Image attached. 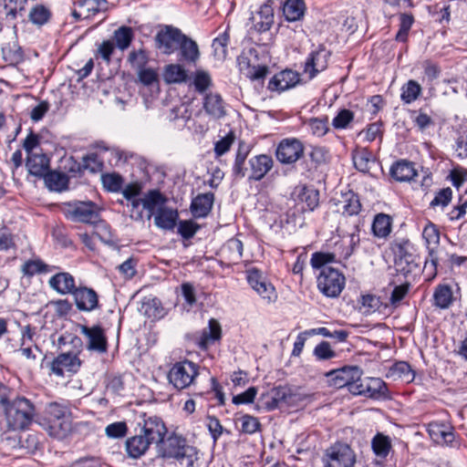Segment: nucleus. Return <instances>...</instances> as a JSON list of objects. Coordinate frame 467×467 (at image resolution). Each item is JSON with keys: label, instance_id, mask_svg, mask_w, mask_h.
Segmentation results:
<instances>
[{"label": "nucleus", "instance_id": "9d476101", "mask_svg": "<svg viewBox=\"0 0 467 467\" xmlns=\"http://www.w3.org/2000/svg\"><path fill=\"white\" fill-rule=\"evenodd\" d=\"M326 467H350V446L337 442L326 451Z\"/></svg>", "mask_w": 467, "mask_h": 467}, {"label": "nucleus", "instance_id": "1a4fd4ad", "mask_svg": "<svg viewBox=\"0 0 467 467\" xmlns=\"http://www.w3.org/2000/svg\"><path fill=\"white\" fill-rule=\"evenodd\" d=\"M80 367L81 360L70 351L59 354L50 364L51 372L59 377H63L66 372L77 373Z\"/></svg>", "mask_w": 467, "mask_h": 467}, {"label": "nucleus", "instance_id": "e2e57ef3", "mask_svg": "<svg viewBox=\"0 0 467 467\" xmlns=\"http://www.w3.org/2000/svg\"><path fill=\"white\" fill-rule=\"evenodd\" d=\"M29 18L33 24L43 25L49 18V11L43 5H37L30 11Z\"/></svg>", "mask_w": 467, "mask_h": 467}, {"label": "nucleus", "instance_id": "c85d7f7f", "mask_svg": "<svg viewBox=\"0 0 467 467\" xmlns=\"http://www.w3.org/2000/svg\"><path fill=\"white\" fill-rule=\"evenodd\" d=\"M328 385L336 389H341L350 385V366L346 365L340 368L332 369L325 374Z\"/></svg>", "mask_w": 467, "mask_h": 467}, {"label": "nucleus", "instance_id": "774afa93", "mask_svg": "<svg viewBox=\"0 0 467 467\" xmlns=\"http://www.w3.org/2000/svg\"><path fill=\"white\" fill-rule=\"evenodd\" d=\"M199 225L192 221H181L178 226V233L184 239H191L196 234Z\"/></svg>", "mask_w": 467, "mask_h": 467}, {"label": "nucleus", "instance_id": "dca6fc26", "mask_svg": "<svg viewBox=\"0 0 467 467\" xmlns=\"http://www.w3.org/2000/svg\"><path fill=\"white\" fill-rule=\"evenodd\" d=\"M300 81L299 74L291 69L283 70L275 74L268 83L271 91L282 92L296 87Z\"/></svg>", "mask_w": 467, "mask_h": 467}, {"label": "nucleus", "instance_id": "5701e85b", "mask_svg": "<svg viewBox=\"0 0 467 467\" xmlns=\"http://www.w3.org/2000/svg\"><path fill=\"white\" fill-rule=\"evenodd\" d=\"M180 60L195 65L200 58V51L197 43L184 35L178 49Z\"/></svg>", "mask_w": 467, "mask_h": 467}, {"label": "nucleus", "instance_id": "680f3d73", "mask_svg": "<svg viewBox=\"0 0 467 467\" xmlns=\"http://www.w3.org/2000/svg\"><path fill=\"white\" fill-rule=\"evenodd\" d=\"M221 326L220 324L214 320L211 319L209 321L208 331H203L202 333V343L205 344L209 341H215L220 339L221 337Z\"/></svg>", "mask_w": 467, "mask_h": 467}, {"label": "nucleus", "instance_id": "2f4dec72", "mask_svg": "<svg viewBox=\"0 0 467 467\" xmlns=\"http://www.w3.org/2000/svg\"><path fill=\"white\" fill-rule=\"evenodd\" d=\"M150 443L142 435H136L126 441V451L130 457L139 458L145 453Z\"/></svg>", "mask_w": 467, "mask_h": 467}, {"label": "nucleus", "instance_id": "58836bf2", "mask_svg": "<svg viewBox=\"0 0 467 467\" xmlns=\"http://www.w3.org/2000/svg\"><path fill=\"white\" fill-rule=\"evenodd\" d=\"M395 267L398 272L407 275L418 268V263L412 254L404 252L396 259Z\"/></svg>", "mask_w": 467, "mask_h": 467}, {"label": "nucleus", "instance_id": "052dcab7", "mask_svg": "<svg viewBox=\"0 0 467 467\" xmlns=\"http://www.w3.org/2000/svg\"><path fill=\"white\" fill-rule=\"evenodd\" d=\"M360 375L359 368L352 366V395H363V390H366L368 378L360 379Z\"/></svg>", "mask_w": 467, "mask_h": 467}, {"label": "nucleus", "instance_id": "7c9ffc66", "mask_svg": "<svg viewBox=\"0 0 467 467\" xmlns=\"http://www.w3.org/2000/svg\"><path fill=\"white\" fill-rule=\"evenodd\" d=\"M296 201L302 204L303 211H313L318 205L319 193L313 188L303 186L298 190Z\"/></svg>", "mask_w": 467, "mask_h": 467}, {"label": "nucleus", "instance_id": "f8f14e48", "mask_svg": "<svg viewBox=\"0 0 467 467\" xmlns=\"http://www.w3.org/2000/svg\"><path fill=\"white\" fill-rule=\"evenodd\" d=\"M167 433L163 421L158 417H149L144 420L141 434L152 444L160 446Z\"/></svg>", "mask_w": 467, "mask_h": 467}, {"label": "nucleus", "instance_id": "ddd939ff", "mask_svg": "<svg viewBox=\"0 0 467 467\" xmlns=\"http://www.w3.org/2000/svg\"><path fill=\"white\" fill-rule=\"evenodd\" d=\"M329 55V51L323 47H319L308 55L305 62L304 72L308 75L309 78H313L317 73L327 68Z\"/></svg>", "mask_w": 467, "mask_h": 467}, {"label": "nucleus", "instance_id": "0eeeda50", "mask_svg": "<svg viewBox=\"0 0 467 467\" xmlns=\"http://www.w3.org/2000/svg\"><path fill=\"white\" fill-rule=\"evenodd\" d=\"M304 153V146L297 139L282 140L275 150L276 159L283 164H292Z\"/></svg>", "mask_w": 467, "mask_h": 467}, {"label": "nucleus", "instance_id": "603ef678", "mask_svg": "<svg viewBox=\"0 0 467 467\" xmlns=\"http://www.w3.org/2000/svg\"><path fill=\"white\" fill-rule=\"evenodd\" d=\"M372 161V154L366 150L356 152L352 155V161L358 171L367 172L369 170V162Z\"/></svg>", "mask_w": 467, "mask_h": 467}, {"label": "nucleus", "instance_id": "de8ad7c7", "mask_svg": "<svg viewBox=\"0 0 467 467\" xmlns=\"http://www.w3.org/2000/svg\"><path fill=\"white\" fill-rule=\"evenodd\" d=\"M192 85L199 93H203L212 85L210 74L204 70H196L192 77Z\"/></svg>", "mask_w": 467, "mask_h": 467}, {"label": "nucleus", "instance_id": "4d7b16f0", "mask_svg": "<svg viewBox=\"0 0 467 467\" xmlns=\"http://www.w3.org/2000/svg\"><path fill=\"white\" fill-rule=\"evenodd\" d=\"M83 168L92 173L99 172L103 170V161L97 153H90L83 157Z\"/></svg>", "mask_w": 467, "mask_h": 467}, {"label": "nucleus", "instance_id": "ea45409f", "mask_svg": "<svg viewBox=\"0 0 467 467\" xmlns=\"http://www.w3.org/2000/svg\"><path fill=\"white\" fill-rule=\"evenodd\" d=\"M371 447L376 456L386 458L391 449L390 439L382 433H378L372 439Z\"/></svg>", "mask_w": 467, "mask_h": 467}, {"label": "nucleus", "instance_id": "bb28decb", "mask_svg": "<svg viewBox=\"0 0 467 467\" xmlns=\"http://www.w3.org/2000/svg\"><path fill=\"white\" fill-rule=\"evenodd\" d=\"M363 390V396L374 400H386L389 398L386 383L379 378H368V383Z\"/></svg>", "mask_w": 467, "mask_h": 467}, {"label": "nucleus", "instance_id": "cd10ccee", "mask_svg": "<svg viewBox=\"0 0 467 467\" xmlns=\"http://www.w3.org/2000/svg\"><path fill=\"white\" fill-rule=\"evenodd\" d=\"M203 109L213 119H221L226 114L223 99L217 93H209L205 96Z\"/></svg>", "mask_w": 467, "mask_h": 467}, {"label": "nucleus", "instance_id": "f257e3e1", "mask_svg": "<svg viewBox=\"0 0 467 467\" xmlns=\"http://www.w3.org/2000/svg\"><path fill=\"white\" fill-rule=\"evenodd\" d=\"M334 259L333 254L317 252L310 260L312 267L320 271L317 275V287L328 297H337L343 290L346 281L338 269L329 265Z\"/></svg>", "mask_w": 467, "mask_h": 467}, {"label": "nucleus", "instance_id": "f3484780", "mask_svg": "<svg viewBox=\"0 0 467 467\" xmlns=\"http://www.w3.org/2000/svg\"><path fill=\"white\" fill-rule=\"evenodd\" d=\"M107 9L106 0H79L72 16L77 19L89 18Z\"/></svg>", "mask_w": 467, "mask_h": 467}, {"label": "nucleus", "instance_id": "423d86ee", "mask_svg": "<svg viewBox=\"0 0 467 467\" xmlns=\"http://www.w3.org/2000/svg\"><path fill=\"white\" fill-rule=\"evenodd\" d=\"M183 36L184 34L179 28L165 26L155 36L156 47L163 54L171 55L178 49Z\"/></svg>", "mask_w": 467, "mask_h": 467}, {"label": "nucleus", "instance_id": "13d9d810", "mask_svg": "<svg viewBox=\"0 0 467 467\" xmlns=\"http://www.w3.org/2000/svg\"><path fill=\"white\" fill-rule=\"evenodd\" d=\"M313 354L318 360H327L336 357V352L331 348L327 341H322L317 344L314 348Z\"/></svg>", "mask_w": 467, "mask_h": 467}, {"label": "nucleus", "instance_id": "c756f323", "mask_svg": "<svg viewBox=\"0 0 467 467\" xmlns=\"http://www.w3.org/2000/svg\"><path fill=\"white\" fill-rule=\"evenodd\" d=\"M306 5L304 0H285L283 5V15L286 21L296 22L304 17Z\"/></svg>", "mask_w": 467, "mask_h": 467}, {"label": "nucleus", "instance_id": "37998d69", "mask_svg": "<svg viewBox=\"0 0 467 467\" xmlns=\"http://www.w3.org/2000/svg\"><path fill=\"white\" fill-rule=\"evenodd\" d=\"M435 306L445 309L452 302V291L449 285H439L433 295Z\"/></svg>", "mask_w": 467, "mask_h": 467}, {"label": "nucleus", "instance_id": "aec40b11", "mask_svg": "<svg viewBox=\"0 0 467 467\" xmlns=\"http://www.w3.org/2000/svg\"><path fill=\"white\" fill-rule=\"evenodd\" d=\"M48 284L52 289L60 295H73V292L77 289L73 275L67 272L54 275L49 279Z\"/></svg>", "mask_w": 467, "mask_h": 467}, {"label": "nucleus", "instance_id": "6e6552de", "mask_svg": "<svg viewBox=\"0 0 467 467\" xmlns=\"http://www.w3.org/2000/svg\"><path fill=\"white\" fill-rule=\"evenodd\" d=\"M247 281L251 287L268 303L275 302L277 298V295L274 285L267 282L266 279L262 275V273L252 268L247 271Z\"/></svg>", "mask_w": 467, "mask_h": 467}, {"label": "nucleus", "instance_id": "9b49d317", "mask_svg": "<svg viewBox=\"0 0 467 467\" xmlns=\"http://www.w3.org/2000/svg\"><path fill=\"white\" fill-rule=\"evenodd\" d=\"M70 216L73 221L85 223H100L99 209L92 202H82L77 203L70 211ZM104 229L107 226L101 222Z\"/></svg>", "mask_w": 467, "mask_h": 467}, {"label": "nucleus", "instance_id": "e433bc0d", "mask_svg": "<svg viewBox=\"0 0 467 467\" xmlns=\"http://www.w3.org/2000/svg\"><path fill=\"white\" fill-rule=\"evenodd\" d=\"M134 38V33L131 27L122 26L113 33V43L119 50H126Z\"/></svg>", "mask_w": 467, "mask_h": 467}, {"label": "nucleus", "instance_id": "8fccbe9b", "mask_svg": "<svg viewBox=\"0 0 467 467\" xmlns=\"http://www.w3.org/2000/svg\"><path fill=\"white\" fill-rule=\"evenodd\" d=\"M380 300L373 295H364L359 301L358 310L365 315L371 314L379 309Z\"/></svg>", "mask_w": 467, "mask_h": 467}, {"label": "nucleus", "instance_id": "f03ea898", "mask_svg": "<svg viewBox=\"0 0 467 467\" xmlns=\"http://www.w3.org/2000/svg\"><path fill=\"white\" fill-rule=\"evenodd\" d=\"M250 152V146L241 141L235 155L233 166V174L237 178H244L248 173L249 181H261L273 168V159L266 154L252 157L248 163L250 169L244 167L245 160Z\"/></svg>", "mask_w": 467, "mask_h": 467}, {"label": "nucleus", "instance_id": "412c9836", "mask_svg": "<svg viewBox=\"0 0 467 467\" xmlns=\"http://www.w3.org/2000/svg\"><path fill=\"white\" fill-rule=\"evenodd\" d=\"M386 378L393 381L400 380L410 383L414 380L415 372L409 363L398 361L388 369Z\"/></svg>", "mask_w": 467, "mask_h": 467}, {"label": "nucleus", "instance_id": "5fc2aeb1", "mask_svg": "<svg viewBox=\"0 0 467 467\" xmlns=\"http://www.w3.org/2000/svg\"><path fill=\"white\" fill-rule=\"evenodd\" d=\"M422 237L425 240L427 248H432L431 245L437 246L440 243V232L436 225L429 223L423 229Z\"/></svg>", "mask_w": 467, "mask_h": 467}, {"label": "nucleus", "instance_id": "0e129e2a", "mask_svg": "<svg viewBox=\"0 0 467 467\" xmlns=\"http://www.w3.org/2000/svg\"><path fill=\"white\" fill-rule=\"evenodd\" d=\"M139 81L144 86H150L158 81V73L151 67H144L137 71Z\"/></svg>", "mask_w": 467, "mask_h": 467}, {"label": "nucleus", "instance_id": "338daca9", "mask_svg": "<svg viewBox=\"0 0 467 467\" xmlns=\"http://www.w3.org/2000/svg\"><path fill=\"white\" fill-rule=\"evenodd\" d=\"M128 428L124 421H117L108 425L105 432L109 438H121L127 433Z\"/></svg>", "mask_w": 467, "mask_h": 467}, {"label": "nucleus", "instance_id": "a19ab883", "mask_svg": "<svg viewBox=\"0 0 467 467\" xmlns=\"http://www.w3.org/2000/svg\"><path fill=\"white\" fill-rule=\"evenodd\" d=\"M54 268V266H50L45 264L42 260L36 259L26 261L21 267V271L24 274V275L33 276L36 274L50 272Z\"/></svg>", "mask_w": 467, "mask_h": 467}, {"label": "nucleus", "instance_id": "473e14b6", "mask_svg": "<svg viewBox=\"0 0 467 467\" xmlns=\"http://www.w3.org/2000/svg\"><path fill=\"white\" fill-rule=\"evenodd\" d=\"M178 213L168 208H160L154 217L155 224L164 230H171L174 228Z\"/></svg>", "mask_w": 467, "mask_h": 467}, {"label": "nucleus", "instance_id": "20e7f679", "mask_svg": "<svg viewBox=\"0 0 467 467\" xmlns=\"http://www.w3.org/2000/svg\"><path fill=\"white\" fill-rule=\"evenodd\" d=\"M162 455L176 459L183 467H192L197 460V452L194 447L187 445L186 441L177 435H171L163 439L160 445Z\"/></svg>", "mask_w": 467, "mask_h": 467}, {"label": "nucleus", "instance_id": "a878e982", "mask_svg": "<svg viewBox=\"0 0 467 467\" xmlns=\"http://www.w3.org/2000/svg\"><path fill=\"white\" fill-rule=\"evenodd\" d=\"M214 195L212 192L197 195L191 203V211L195 217H205L212 210Z\"/></svg>", "mask_w": 467, "mask_h": 467}, {"label": "nucleus", "instance_id": "c03bdc74", "mask_svg": "<svg viewBox=\"0 0 467 467\" xmlns=\"http://www.w3.org/2000/svg\"><path fill=\"white\" fill-rule=\"evenodd\" d=\"M57 345L59 348L65 347L67 345L72 346V349H69L68 351L76 354L77 357H78V354L81 352L83 348L81 338L72 333H65L61 335L57 339Z\"/></svg>", "mask_w": 467, "mask_h": 467}, {"label": "nucleus", "instance_id": "72a5a7b5", "mask_svg": "<svg viewBox=\"0 0 467 467\" xmlns=\"http://www.w3.org/2000/svg\"><path fill=\"white\" fill-rule=\"evenodd\" d=\"M43 178L45 184L51 191L62 192L67 189L68 177L65 173L48 171Z\"/></svg>", "mask_w": 467, "mask_h": 467}, {"label": "nucleus", "instance_id": "864d4df0", "mask_svg": "<svg viewBox=\"0 0 467 467\" xmlns=\"http://www.w3.org/2000/svg\"><path fill=\"white\" fill-rule=\"evenodd\" d=\"M128 61L131 67L136 70L146 67L149 61L148 55L144 49L134 50L129 54Z\"/></svg>", "mask_w": 467, "mask_h": 467}, {"label": "nucleus", "instance_id": "2eb2a0df", "mask_svg": "<svg viewBox=\"0 0 467 467\" xmlns=\"http://www.w3.org/2000/svg\"><path fill=\"white\" fill-rule=\"evenodd\" d=\"M80 332L87 339V348L88 350L104 353L107 351V338L104 331L100 326H93L88 327L87 326H79Z\"/></svg>", "mask_w": 467, "mask_h": 467}, {"label": "nucleus", "instance_id": "4468645a", "mask_svg": "<svg viewBox=\"0 0 467 467\" xmlns=\"http://www.w3.org/2000/svg\"><path fill=\"white\" fill-rule=\"evenodd\" d=\"M77 308L83 312H91L99 307V296L95 290L79 286L73 292Z\"/></svg>", "mask_w": 467, "mask_h": 467}, {"label": "nucleus", "instance_id": "09e8293b", "mask_svg": "<svg viewBox=\"0 0 467 467\" xmlns=\"http://www.w3.org/2000/svg\"><path fill=\"white\" fill-rule=\"evenodd\" d=\"M438 254L435 248H429L428 256L425 259L423 271L429 280L433 279L437 275Z\"/></svg>", "mask_w": 467, "mask_h": 467}, {"label": "nucleus", "instance_id": "393cba45", "mask_svg": "<svg viewBox=\"0 0 467 467\" xmlns=\"http://www.w3.org/2000/svg\"><path fill=\"white\" fill-rule=\"evenodd\" d=\"M29 173L36 177H44L49 169V160L45 154H30L26 158Z\"/></svg>", "mask_w": 467, "mask_h": 467}, {"label": "nucleus", "instance_id": "79ce46f5", "mask_svg": "<svg viewBox=\"0 0 467 467\" xmlns=\"http://www.w3.org/2000/svg\"><path fill=\"white\" fill-rule=\"evenodd\" d=\"M421 93L420 85L415 80H409L401 87L400 99L406 104L415 101Z\"/></svg>", "mask_w": 467, "mask_h": 467}, {"label": "nucleus", "instance_id": "6ab92c4d", "mask_svg": "<svg viewBox=\"0 0 467 467\" xmlns=\"http://www.w3.org/2000/svg\"><path fill=\"white\" fill-rule=\"evenodd\" d=\"M428 432L431 440L438 444H451L454 440L452 427L442 422H431Z\"/></svg>", "mask_w": 467, "mask_h": 467}, {"label": "nucleus", "instance_id": "3c124183", "mask_svg": "<svg viewBox=\"0 0 467 467\" xmlns=\"http://www.w3.org/2000/svg\"><path fill=\"white\" fill-rule=\"evenodd\" d=\"M103 186L109 192H118L120 191L123 183L122 177L118 173H105L101 175Z\"/></svg>", "mask_w": 467, "mask_h": 467}, {"label": "nucleus", "instance_id": "c9c22d12", "mask_svg": "<svg viewBox=\"0 0 467 467\" xmlns=\"http://www.w3.org/2000/svg\"><path fill=\"white\" fill-rule=\"evenodd\" d=\"M392 219L385 213H379L375 216L372 223V231L375 236L386 238L391 232Z\"/></svg>", "mask_w": 467, "mask_h": 467}, {"label": "nucleus", "instance_id": "a18cd8bd", "mask_svg": "<svg viewBox=\"0 0 467 467\" xmlns=\"http://www.w3.org/2000/svg\"><path fill=\"white\" fill-rule=\"evenodd\" d=\"M243 64H246V76L252 80H260L266 77L268 73V67L266 66L249 67V63L245 57L239 58V65L241 71H244Z\"/></svg>", "mask_w": 467, "mask_h": 467}, {"label": "nucleus", "instance_id": "7ed1b4c3", "mask_svg": "<svg viewBox=\"0 0 467 467\" xmlns=\"http://www.w3.org/2000/svg\"><path fill=\"white\" fill-rule=\"evenodd\" d=\"M4 415L8 430L24 431L32 423L36 409L28 399L16 397L5 404Z\"/></svg>", "mask_w": 467, "mask_h": 467}, {"label": "nucleus", "instance_id": "f704fd0d", "mask_svg": "<svg viewBox=\"0 0 467 467\" xmlns=\"http://www.w3.org/2000/svg\"><path fill=\"white\" fill-rule=\"evenodd\" d=\"M192 118L190 106L181 104L170 109L167 119L171 122H175L178 128H183Z\"/></svg>", "mask_w": 467, "mask_h": 467}, {"label": "nucleus", "instance_id": "bf43d9fd", "mask_svg": "<svg viewBox=\"0 0 467 467\" xmlns=\"http://www.w3.org/2000/svg\"><path fill=\"white\" fill-rule=\"evenodd\" d=\"M242 422V432L245 434H254L260 429V422L256 417L245 414L240 418Z\"/></svg>", "mask_w": 467, "mask_h": 467}, {"label": "nucleus", "instance_id": "4c0bfd02", "mask_svg": "<svg viewBox=\"0 0 467 467\" xmlns=\"http://www.w3.org/2000/svg\"><path fill=\"white\" fill-rule=\"evenodd\" d=\"M164 78L167 83H183L190 78L186 69L180 64H171L166 67Z\"/></svg>", "mask_w": 467, "mask_h": 467}, {"label": "nucleus", "instance_id": "49530a36", "mask_svg": "<svg viewBox=\"0 0 467 467\" xmlns=\"http://www.w3.org/2000/svg\"><path fill=\"white\" fill-rule=\"evenodd\" d=\"M244 245L243 243L237 238L228 240L223 248V252L229 253V260L233 263H237L243 256Z\"/></svg>", "mask_w": 467, "mask_h": 467}, {"label": "nucleus", "instance_id": "4be33fe9", "mask_svg": "<svg viewBox=\"0 0 467 467\" xmlns=\"http://www.w3.org/2000/svg\"><path fill=\"white\" fill-rule=\"evenodd\" d=\"M268 398L273 399L281 405L294 406L300 400V395L289 386H278L269 390Z\"/></svg>", "mask_w": 467, "mask_h": 467}, {"label": "nucleus", "instance_id": "69168bd1", "mask_svg": "<svg viewBox=\"0 0 467 467\" xmlns=\"http://www.w3.org/2000/svg\"><path fill=\"white\" fill-rule=\"evenodd\" d=\"M68 413V409L57 402H51L47 407V414L50 419L53 420H62L65 419L67 414Z\"/></svg>", "mask_w": 467, "mask_h": 467}, {"label": "nucleus", "instance_id": "39448f33", "mask_svg": "<svg viewBox=\"0 0 467 467\" xmlns=\"http://www.w3.org/2000/svg\"><path fill=\"white\" fill-rule=\"evenodd\" d=\"M198 366L189 360L176 362L168 373V379L177 389L191 386L198 376Z\"/></svg>", "mask_w": 467, "mask_h": 467}, {"label": "nucleus", "instance_id": "6e6d98bb", "mask_svg": "<svg viewBox=\"0 0 467 467\" xmlns=\"http://www.w3.org/2000/svg\"><path fill=\"white\" fill-rule=\"evenodd\" d=\"M164 199L159 191H150L141 199L143 209L152 212Z\"/></svg>", "mask_w": 467, "mask_h": 467}, {"label": "nucleus", "instance_id": "a211bd4d", "mask_svg": "<svg viewBox=\"0 0 467 467\" xmlns=\"http://www.w3.org/2000/svg\"><path fill=\"white\" fill-rule=\"evenodd\" d=\"M271 3L269 0L261 5L259 11L252 17L253 27L259 33L268 31L274 23V9Z\"/></svg>", "mask_w": 467, "mask_h": 467}, {"label": "nucleus", "instance_id": "b1692460", "mask_svg": "<svg viewBox=\"0 0 467 467\" xmlns=\"http://www.w3.org/2000/svg\"><path fill=\"white\" fill-rule=\"evenodd\" d=\"M390 174L397 182H410L417 176V171L411 161L400 160L392 164Z\"/></svg>", "mask_w": 467, "mask_h": 467}]
</instances>
